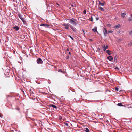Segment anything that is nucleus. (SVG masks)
Segmentation results:
<instances>
[{
    "label": "nucleus",
    "instance_id": "nucleus-41",
    "mask_svg": "<svg viewBox=\"0 0 132 132\" xmlns=\"http://www.w3.org/2000/svg\"><path fill=\"white\" fill-rule=\"evenodd\" d=\"M1 40L0 39V44H1Z\"/></svg>",
    "mask_w": 132,
    "mask_h": 132
},
{
    "label": "nucleus",
    "instance_id": "nucleus-28",
    "mask_svg": "<svg viewBox=\"0 0 132 132\" xmlns=\"http://www.w3.org/2000/svg\"><path fill=\"white\" fill-rule=\"evenodd\" d=\"M129 46H132V42L130 43L129 44Z\"/></svg>",
    "mask_w": 132,
    "mask_h": 132
},
{
    "label": "nucleus",
    "instance_id": "nucleus-20",
    "mask_svg": "<svg viewBox=\"0 0 132 132\" xmlns=\"http://www.w3.org/2000/svg\"><path fill=\"white\" fill-rule=\"evenodd\" d=\"M99 9L102 11H104V9L101 7H99Z\"/></svg>",
    "mask_w": 132,
    "mask_h": 132
},
{
    "label": "nucleus",
    "instance_id": "nucleus-37",
    "mask_svg": "<svg viewBox=\"0 0 132 132\" xmlns=\"http://www.w3.org/2000/svg\"><path fill=\"white\" fill-rule=\"evenodd\" d=\"M71 5L72 7H74L75 6L73 4H72Z\"/></svg>",
    "mask_w": 132,
    "mask_h": 132
},
{
    "label": "nucleus",
    "instance_id": "nucleus-30",
    "mask_svg": "<svg viewBox=\"0 0 132 132\" xmlns=\"http://www.w3.org/2000/svg\"><path fill=\"white\" fill-rule=\"evenodd\" d=\"M108 32L110 33H112L113 32V31L112 30H110Z\"/></svg>",
    "mask_w": 132,
    "mask_h": 132
},
{
    "label": "nucleus",
    "instance_id": "nucleus-2",
    "mask_svg": "<svg viewBox=\"0 0 132 132\" xmlns=\"http://www.w3.org/2000/svg\"><path fill=\"white\" fill-rule=\"evenodd\" d=\"M70 24L69 23H64L63 25V26H65V28L66 29H69V27H70Z\"/></svg>",
    "mask_w": 132,
    "mask_h": 132
},
{
    "label": "nucleus",
    "instance_id": "nucleus-33",
    "mask_svg": "<svg viewBox=\"0 0 132 132\" xmlns=\"http://www.w3.org/2000/svg\"><path fill=\"white\" fill-rule=\"evenodd\" d=\"M115 69H117L118 70H119V68L118 67H116L115 68Z\"/></svg>",
    "mask_w": 132,
    "mask_h": 132
},
{
    "label": "nucleus",
    "instance_id": "nucleus-39",
    "mask_svg": "<svg viewBox=\"0 0 132 132\" xmlns=\"http://www.w3.org/2000/svg\"><path fill=\"white\" fill-rule=\"evenodd\" d=\"M69 54H70H70H71V53H70V52H69Z\"/></svg>",
    "mask_w": 132,
    "mask_h": 132
},
{
    "label": "nucleus",
    "instance_id": "nucleus-21",
    "mask_svg": "<svg viewBox=\"0 0 132 132\" xmlns=\"http://www.w3.org/2000/svg\"><path fill=\"white\" fill-rule=\"evenodd\" d=\"M85 131L86 132H89V130L87 128H86V130H85Z\"/></svg>",
    "mask_w": 132,
    "mask_h": 132
},
{
    "label": "nucleus",
    "instance_id": "nucleus-29",
    "mask_svg": "<svg viewBox=\"0 0 132 132\" xmlns=\"http://www.w3.org/2000/svg\"><path fill=\"white\" fill-rule=\"evenodd\" d=\"M69 58V55H67L66 56V59H68Z\"/></svg>",
    "mask_w": 132,
    "mask_h": 132
},
{
    "label": "nucleus",
    "instance_id": "nucleus-40",
    "mask_svg": "<svg viewBox=\"0 0 132 132\" xmlns=\"http://www.w3.org/2000/svg\"><path fill=\"white\" fill-rule=\"evenodd\" d=\"M22 92H23V93H24V91L23 90H22Z\"/></svg>",
    "mask_w": 132,
    "mask_h": 132
},
{
    "label": "nucleus",
    "instance_id": "nucleus-36",
    "mask_svg": "<svg viewBox=\"0 0 132 132\" xmlns=\"http://www.w3.org/2000/svg\"><path fill=\"white\" fill-rule=\"evenodd\" d=\"M39 125H40V126H42V123H39Z\"/></svg>",
    "mask_w": 132,
    "mask_h": 132
},
{
    "label": "nucleus",
    "instance_id": "nucleus-32",
    "mask_svg": "<svg viewBox=\"0 0 132 132\" xmlns=\"http://www.w3.org/2000/svg\"><path fill=\"white\" fill-rule=\"evenodd\" d=\"M99 19V18H98V17H96V20H98V19Z\"/></svg>",
    "mask_w": 132,
    "mask_h": 132
},
{
    "label": "nucleus",
    "instance_id": "nucleus-23",
    "mask_svg": "<svg viewBox=\"0 0 132 132\" xmlns=\"http://www.w3.org/2000/svg\"><path fill=\"white\" fill-rule=\"evenodd\" d=\"M115 90L116 91H118L119 90V88L118 87H116L115 88Z\"/></svg>",
    "mask_w": 132,
    "mask_h": 132
},
{
    "label": "nucleus",
    "instance_id": "nucleus-15",
    "mask_svg": "<svg viewBox=\"0 0 132 132\" xmlns=\"http://www.w3.org/2000/svg\"><path fill=\"white\" fill-rule=\"evenodd\" d=\"M128 20L129 21H131L132 20V14H131L130 17L128 19Z\"/></svg>",
    "mask_w": 132,
    "mask_h": 132
},
{
    "label": "nucleus",
    "instance_id": "nucleus-4",
    "mask_svg": "<svg viewBox=\"0 0 132 132\" xmlns=\"http://www.w3.org/2000/svg\"><path fill=\"white\" fill-rule=\"evenodd\" d=\"M37 63L38 64H40L42 63L43 61L40 58H38L37 60Z\"/></svg>",
    "mask_w": 132,
    "mask_h": 132
},
{
    "label": "nucleus",
    "instance_id": "nucleus-16",
    "mask_svg": "<svg viewBox=\"0 0 132 132\" xmlns=\"http://www.w3.org/2000/svg\"><path fill=\"white\" fill-rule=\"evenodd\" d=\"M29 91L31 96H33V94H34V93L33 91L31 89H30Z\"/></svg>",
    "mask_w": 132,
    "mask_h": 132
},
{
    "label": "nucleus",
    "instance_id": "nucleus-5",
    "mask_svg": "<svg viewBox=\"0 0 132 132\" xmlns=\"http://www.w3.org/2000/svg\"><path fill=\"white\" fill-rule=\"evenodd\" d=\"M102 48L103 50L104 51H105L107 49L108 47L107 45H102Z\"/></svg>",
    "mask_w": 132,
    "mask_h": 132
},
{
    "label": "nucleus",
    "instance_id": "nucleus-13",
    "mask_svg": "<svg viewBox=\"0 0 132 132\" xmlns=\"http://www.w3.org/2000/svg\"><path fill=\"white\" fill-rule=\"evenodd\" d=\"M49 106L50 107H52L53 108H55V109H57V107L55 105L52 104L50 105Z\"/></svg>",
    "mask_w": 132,
    "mask_h": 132
},
{
    "label": "nucleus",
    "instance_id": "nucleus-19",
    "mask_svg": "<svg viewBox=\"0 0 132 132\" xmlns=\"http://www.w3.org/2000/svg\"><path fill=\"white\" fill-rule=\"evenodd\" d=\"M106 53H108V55H111V54L110 53V52H111V51H110L109 50H107L106 51Z\"/></svg>",
    "mask_w": 132,
    "mask_h": 132
},
{
    "label": "nucleus",
    "instance_id": "nucleus-42",
    "mask_svg": "<svg viewBox=\"0 0 132 132\" xmlns=\"http://www.w3.org/2000/svg\"><path fill=\"white\" fill-rule=\"evenodd\" d=\"M92 40V39H90V40Z\"/></svg>",
    "mask_w": 132,
    "mask_h": 132
},
{
    "label": "nucleus",
    "instance_id": "nucleus-44",
    "mask_svg": "<svg viewBox=\"0 0 132 132\" xmlns=\"http://www.w3.org/2000/svg\"><path fill=\"white\" fill-rule=\"evenodd\" d=\"M83 31L84 32V31L83 30Z\"/></svg>",
    "mask_w": 132,
    "mask_h": 132
},
{
    "label": "nucleus",
    "instance_id": "nucleus-34",
    "mask_svg": "<svg viewBox=\"0 0 132 132\" xmlns=\"http://www.w3.org/2000/svg\"><path fill=\"white\" fill-rule=\"evenodd\" d=\"M15 109L17 110H19L20 109V108H15Z\"/></svg>",
    "mask_w": 132,
    "mask_h": 132
},
{
    "label": "nucleus",
    "instance_id": "nucleus-26",
    "mask_svg": "<svg viewBox=\"0 0 132 132\" xmlns=\"http://www.w3.org/2000/svg\"><path fill=\"white\" fill-rule=\"evenodd\" d=\"M58 71L59 72H61L62 73H63V71L61 69H59Z\"/></svg>",
    "mask_w": 132,
    "mask_h": 132
},
{
    "label": "nucleus",
    "instance_id": "nucleus-38",
    "mask_svg": "<svg viewBox=\"0 0 132 132\" xmlns=\"http://www.w3.org/2000/svg\"><path fill=\"white\" fill-rule=\"evenodd\" d=\"M66 51H69V49L68 48H67V50H66Z\"/></svg>",
    "mask_w": 132,
    "mask_h": 132
},
{
    "label": "nucleus",
    "instance_id": "nucleus-10",
    "mask_svg": "<svg viewBox=\"0 0 132 132\" xmlns=\"http://www.w3.org/2000/svg\"><path fill=\"white\" fill-rule=\"evenodd\" d=\"M13 28L16 31H18L19 30V28L17 26H16L13 27Z\"/></svg>",
    "mask_w": 132,
    "mask_h": 132
},
{
    "label": "nucleus",
    "instance_id": "nucleus-35",
    "mask_svg": "<svg viewBox=\"0 0 132 132\" xmlns=\"http://www.w3.org/2000/svg\"><path fill=\"white\" fill-rule=\"evenodd\" d=\"M65 124L66 126H68V123H65Z\"/></svg>",
    "mask_w": 132,
    "mask_h": 132
},
{
    "label": "nucleus",
    "instance_id": "nucleus-22",
    "mask_svg": "<svg viewBox=\"0 0 132 132\" xmlns=\"http://www.w3.org/2000/svg\"><path fill=\"white\" fill-rule=\"evenodd\" d=\"M117 58V57L116 56L114 58V62H115V61L116 62Z\"/></svg>",
    "mask_w": 132,
    "mask_h": 132
},
{
    "label": "nucleus",
    "instance_id": "nucleus-8",
    "mask_svg": "<svg viewBox=\"0 0 132 132\" xmlns=\"http://www.w3.org/2000/svg\"><path fill=\"white\" fill-rule=\"evenodd\" d=\"M107 59H108L110 61H112L113 59V58L111 56H109L107 57Z\"/></svg>",
    "mask_w": 132,
    "mask_h": 132
},
{
    "label": "nucleus",
    "instance_id": "nucleus-18",
    "mask_svg": "<svg viewBox=\"0 0 132 132\" xmlns=\"http://www.w3.org/2000/svg\"><path fill=\"white\" fill-rule=\"evenodd\" d=\"M117 105L119 106H124L123 105H122L121 103H119L117 104Z\"/></svg>",
    "mask_w": 132,
    "mask_h": 132
},
{
    "label": "nucleus",
    "instance_id": "nucleus-7",
    "mask_svg": "<svg viewBox=\"0 0 132 132\" xmlns=\"http://www.w3.org/2000/svg\"><path fill=\"white\" fill-rule=\"evenodd\" d=\"M19 15V17L21 20L24 23V22H25V21L24 20V18L22 17V16L21 14H19V15Z\"/></svg>",
    "mask_w": 132,
    "mask_h": 132
},
{
    "label": "nucleus",
    "instance_id": "nucleus-17",
    "mask_svg": "<svg viewBox=\"0 0 132 132\" xmlns=\"http://www.w3.org/2000/svg\"><path fill=\"white\" fill-rule=\"evenodd\" d=\"M99 5L101 6H103L104 5V3H101L100 1H98Z\"/></svg>",
    "mask_w": 132,
    "mask_h": 132
},
{
    "label": "nucleus",
    "instance_id": "nucleus-25",
    "mask_svg": "<svg viewBox=\"0 0 132 132\" xmlns=\"http://www.w3.org/2000/svg\"><path fill=\"white\" fill-rule=\"evenodd\" d=\"M83 13L84 14H85L86 13V10H84Z\"/></svg>",
    "mask_w": 132,
    "mask_h": 132
},
{
    "label": "nucleus",
    "instance_id": "nucleus-24",
    "mask_svg": "<svg viewBox=\"0 0 132 132\" xmlns=\"http://www.w3.org/2000/svg\"><path fill=\"white\" fill-rule=\"evenodd\" d=\"M129 34L130 35H132V30L129 32Z\"/></svg>",
    "mask_w": 132,
    "mask_h": 132
},
{
    "label": "nucleus",
    "instance_id": "nucleus-9",
    "mask_svg": "<svg viewBox=\"0 0 132 132\" xmlns=\"http://www.w3.org/2000/svg\"><path fill=\"white\" fill-rule=\"evenodd\" d=\"M40 26H44L45 27H49L50 26L48 24H40Z\"/></svg>",
    "mask_w": 132,
    "mask_h": 132
},
{
    "label": "nucleus",
    "instance_id": "nucleus-27",
    "mask_svg": "<svg viewBox=\"0 0 132 132\" xmlns=\"http://www.w3.org/2000/svg\"><path fill=\"white\" fill-rule=\"evenodd\" d=\"M69 37L71 38L72 40H74L73 38L71 36L69 35Z\"/></svg>",
    "mask_w": 132,
    "mask_h": 132
},
{
    "label": "nucleus",
    "instance_id": "nucleus-1",
    "mask_svg": "<svg viewBox=\"0 0 132 132\" xmlns=\"http://www.w3.org/2000/svg\"><path fill=\"white\" fill-rule=\"evenodd\" d=\"M67 20H69L68 22L70 23L74 26L77 25V23L76 22V20L75 19L73 18L72 19H67Z\"/></svg>",
    "mask_w": 132,
    "mask_h": 132
},
{
    "label": "nucleus",
    "instance_id": "nucleus-12",
    "mask_svg": "<svg viewBox=\"0 0 132 132\" xmlns=\"http://www.w3.org/2000/svg\"><path fill=\"white\" fill-rule=\"evenodd\" d=\"M126 15V13L125 12H124L123 13H121V16L123 18H124L125 16Z\"/></svg>",
    "mask_w": 132,
    "mask_h": 132
},
{
    "label": "nucleus",
    "instance_id": "nucleus-3",
    "mask_svg": "<svg viewBox=\"0 0 132 132\" xmlns=\"http://www.w3.org/2000/svg\"><path fill=\"white\" fill-rule=\"evenodd\" d=\"M70 27L72 30L75 32L77 33V30L76 28L74 27H73L71 25H70Z\"/></svg>",
    "mask_w": 132,
    "mask_h": 132
},
{
    "label": "nucleus",
    "instance_id": "nucleus-43",
    "mask_svg": "<svg viewBox=\"0 0 132 132\" xmlns=\"http://www.w3.org/2000/svg\"><path fill=\"white\" fill-rule=\"evenodd\" d=\"M81 96V97H82V96L81 95V96Z\"/></svg>",
    "mask_w": 132,
    "mask_h": 132
},
{
    "label": "nucleus",
    "instance_id": "nucleus-6",
    "mask_svg": "<svg viewBox=\"0 0 132 132\" xmlns=\"http://www.w3.org/2000/svg\"><path fill=\"white\" fill-rule=\"evenodd\" d=\"M103 31L104 36L105 37H106L107 33V31L106 28H104V30H103Z\"/></svg>",
    "mask_w": 132,
    "mask_h": 132
},
{
    "label": "nucleus",
    "instance_id": "nucleus-11",
    "mask_svg": "<svg viewBox=\"0 0 132 132\" xmlns=\"http://www.w3.org/2000/svg\"><path fill=\"white\" fill-rule=\"evenodd\" d=\"M121 27V26L120 24H118L117 25L115 26L114 28L116 29H118L120 28Z\"/></svg>",
    "mask_w": 132,
    "mask_h": 132
},
{
    "label": "nucleus",
    "instance_id": "nucleus-14",
    "mask_svg": "<svg viewBox=\"0 0 132 132\" xmlns=\"http://www.w3.org/2000/svg\"><path fill=\"white\" fill-rule=\"evenodd\" d=\"M92 30L94 32H98L97 31V28L96 27L95 28H94L93 29H92Z\"/></svg>",
    "mask_w": 132,
    "mask_h": 132
},
{
    "label": "nucleus",
    "instance_id": "nucleus-31",
    "mask_svg": "<svg viewBox=\"0 0 132 132\" xmlns=\"http://www.w3.org/2000/svg\"><path fill=\"white\" fill-rule=\"evenodd\" d=\"M91 21H93V18L92 17V16H91Z\"/></svg>",
    "mask_w": 132,
    "mask_h": 132
}]
</instances>
